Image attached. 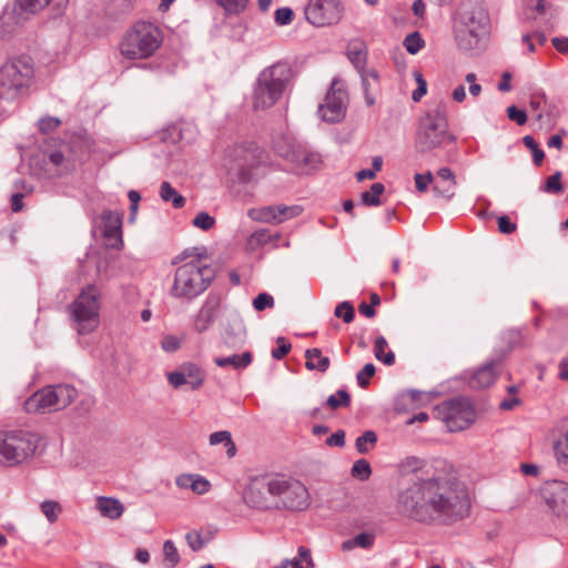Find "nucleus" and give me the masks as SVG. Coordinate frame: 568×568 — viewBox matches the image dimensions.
<instances>
[{
    "label": "nucleus",
    "instance_id": "obj_1",
    "mask_svg": "<svg viewBox=\"0 0 568 568\" xmlns=\"http://www.w3.org/2000/svg\"><path fill=\"white\" fill-rule=\"evenodd\" d=\"M397 506L404 516L415 521L434 523L464 518L470 501L465 486L448 469L400 491Z\"/></svg>",
    "mask_w": 568,
    "mask_h": 568
},
{
    "label": "nucleus",
    "instance_id": "obj_2",
    "mask_svg": "<svg viewBox=\"0 0 568 568\" xmlns=\"http://www.w3.org/2000/svg\"><path fill=\"white\" fill-rule=\"evenodd\" d=\"M490 18L481 0H462L453 21L454 38L463 50L474 49L489 31Z\"/></svg>",
    "mask_w": 568,
    "mask_h": 568
},
{
    "label": "nucleus",
    "instance_id": "obj_3",
    "mask_svg": "<svg viewBox=\"0 0 568 568\" xmlns=\"http://www.w3.org/2000/svg\"><path fill=\"white\" fill-rule=\"evenodd\" d=\"M456 138L449 131L447 109L444 103H438L428 109L418 121L415 138V148L419 153H429L455 143Z\"/></svg>",
    "mask_w": 568,
    "mask_h": 568
},
{
    "label": "nucleus",
    "instance_id": "obj_4",
    "mask_svg": "<svg viewBox=\"0 0 568 568\" xmlns=\"http://www.w3.org/2000/svg\"><path fill=\"white\" fill-rule=\"evenodd\" d=\"M175 268L170 294L179 300H192L201 295L214 278L213 268L199 257L181 258Z\"/></svg>",
    "mask_w": 568,
    "mask_h": 568
},
{
    "label": "nucleus",
    "instance_id": "obj_5",
    "mask_svg": "<svg viewBox=\"0 0 568 568\" xmlns=\"http://www.w3.org/2000/svg\"><path fill=\"white\" fill-rule=\"evenodd\" d=\"M33 79L34 65L30 57L9 59L0 68V99L18 101L28 94Z\"/></svg>",
    "mask_w": 568,
    "mask_h": 568
},
{
    "label": "nucleus",
    "instance_id": "obj_6",
    "mask_svg": "<svg viewBox=\"0 0 568 568\" xmlns=\"http://www.w3.org/2000/svg\"><path fill=\"white\" fill-rule=\"evenodd\" d=\"M162 43L160 29L146 21L133 24L119 42L120 54L128 60L152 57Z\"/></svg>",
    "mask_w": 568,
    "mask_h": 568
},
{
    "label": "nucleus",
    "instance_id": "obj_7",
    "mask_svg": "<svg viewBox=\"0 0 568 568\" xmlns=\"http://www.w3.org/2000/svg\"><path fill=\"white\" fill-rule=\"evenodd\" d=\"M101 306L102 292L100 287L95 284L83 286L69 305L73 327L79 334H91L99 327Z\"/></svg>",
    "mask_w": 568,
    "mask_h": 568
},
{
    "label": "nucleus",
    "instance_id": "obj_8",
    "mask_svg": "<svg viewBox=\"0 0 568 568\" xmlns=\"http://www.w3.org/2000/svg\"><path fill=\"white\" fill-rule=\"evenodd\" d=\"M41 438L24 430L0 434V462L8 466L20 465L36 455Z\"/></svg>",
    "mask_w": 568,
    "mask_h": 568
},
{
    "label": "nucleus",
    "instance_id": "obj_9",
    "mask_svg": "<svg viewBox=\"0 0 568 568\" xmlns=\"http://www.w3.org/2000/svg\"><path fill=\"white\" fill-rule=\"evenodd\" d=\"M77 396V389L68 384L43 387L24 402V409L30 414L62 410L71 405Z\"/></svg>",
    "mask_w": 568,
    "mask_h": 568
},
{
    "label": "nucleus",
    "instance_id": "obj_10",
    "mask_svg": "<svg viewBox=\"0 0 568 568\" xmlns=\"http://www.w3.org/2000/svg\"><path fill=\"white\" fill-rule=\"evenodd\" d=\"M280 475L257 476L244 489L245 504L257 509L278 508Z\"/></svg>",
    "mask_w": 568,
    "mask_h": 568
},
{
    "label": "nucleus",
    "instance_id": "obj_11",
    "mask_svg": "<svg viewBox=\"0 0 568 568\" xmlns=\"http://www.w3.org/2000/svg\"><path fill=\"white\" fill-rule=\"evenodd\" d=\"M435 417L443 420L450 432L468 428L476 418L473 405L465 398H455L438 404L434 409Z\"/></svg>",
    "mask_w": 568,
    "mask_h": 568
},
{
    "label": "nucleus",
    "instance_id": "obj_12",
    "mask_svg": "<svg viewBox=\"0 0 568 568\" xmlns=\"http://www.w3.org/2000/svg\"><path fill=\"white\" fill-rule=\"evenodd\" d=\"M311 505L307 488L297 479L280 475L278 508L305 510Z\"/></svg>",
    "mask_w": 568,
    "mask_h": 568
},
{
    "label": "nucleus",
    "instance_id": "obj_13",
    "mask_svg": "<svg viewBox=\"0 0 568 568\" xmlns=\"http://www.w3.org/2000/svg\"><path fill=\"white\" fill-rule=\"evenodd\" d=\"M306 20L318 28L336 24L343 16L341 0H310L305 7Z\"/></svg>",
    "mask_w": 568,
    "mask_h": 568
},
{
    "label": "nucleus",
    "instance_id": "obj_14",
    "mask_svg": "<svg viewBox=\"0 0 568 568\" xmlns=\"http://www.w3.org/2000/svg\"><path fill=\"white\" fill-rule=\"evenodd\" d=\"M540 496L552 515L568 517L567 481L556 479L546 481L540 488Z\"/></svg>",
    "mask_w": 568,
    "mask_h": 568
},
{
    "label": "nucleus",
    "instance_id": "obj_15",
    "mask_svg": "<svg viewBox=\"0 0 568 568\" xmlns=\"http://www.w3.org/2000/svg\"><path fill=\"white\" fill-rule=\"evenodd\" d=\"M347 93L338 81H333L325 98L320 105L318 114L326 122H338L345 116Z\"/></svg>",
    "mask_w": 568,
    "mask_h": 568
},
{
    "label": "nucleus",
    "instance_id": "obj_16",
    "mask_svg": "<svg viewBox=\"0 0 568 568\" xmlns=\"http://www.w3.org/2000/svg\"><path fill=\"white\" fill-rule=\"evenodd\" d=\"M293 77L294 73L291 65L287 62L280 61L265 68L257 79L284 93Z\"/></svg>",
    "mask_w": 568,
    "mask_h": 568
},
{
    "label": "nucleus",
    "instance_id": "obj_17",
    "mask_svg": "<svg viewBox=\"0 0 568 568\" xmlns=\"http://www.w3.org/2000/svg\"><path fill=\"white\" fill-rule=\"evenodd\" d=\"M103 225V236L106 246L111 248H121L123 246L122 239V211H104L101 215Z\"/></svg>",
    "mask_w": 568,
    "mask_h": 568
},
{
    "label": "nucleus",
    "instance_id": "obj_18",
    "mask_svg": "<svg viewBox=\"0 0 568 568\" xmlns=\"http://www.w3.org/2000/svg\"><path fill=\"white\" fill-rule=\"evenodd\" d=\"M166 377L169 383L175 388L190 385L192 389H197L204 382L203 371L192 363L183 364L179 369L168 373Z\"/></svg>",
    "mask_w": 568,
    "mask_h": 568
},
{
    "label": "nucleus",
    "instance_id": "obj_19",
    "mask_svg": "<svg viewBox=\"0 0 568 568\" xmlns=\"http://www.w3.org/2000/svg\"><path fill=\"white\" fill-rule=\"evenodd\" d=\"M282 154L305 173L316 169L321 163V158L317 153L310 152L301 144L290 145L287 151Z\"/></svg>",
    "mask_w": 568,
    "mask_h": 568
},
{
    "label": "nucleus",
    "instance_id": "obj_20",
    "mask_svg": "<svg viewBox=\"0 0 568 568\" xmlns=\"http://www.w3.org/2000/svg\"><path fill=\"white\" fill-rule=\"evenodd\" d=\"M281 93L277 89L270 87L260 79L256 81V85L253 92V108L255 110H265L273 106L281 98Z\"/></svg>",
    "mask_w": 568,
    "mask_h": 568
},
{
    "label": "nucleus",
    "instance_id": "obj_21",
    "mask_svg": "<svg viewBox=\"0 0 568 568\" xmlns=\"http://www.w3.org/2000/svg\"><path fill=\"white\" fill-rule=\"evenodd\" d=\"M175 484L181 489H191L196 495L210 491L211 483L199 474H181L175 478Z\"/></svg>",
    "mask_w": 568,
    "mask_h": 568
},
{
    "label": "nucleus",
    "instance_id": "obj_22",
    "mask_svg": "<svg viewBox=\"0 0 568 568\" xmlns=\"http://www.w3.org/2000/svg\"><path fill=\"white\" fill-rule=\"evenodd\" d=\"M95 507L101 516L111 520L119 519L124 513L123 504L113 497L100 496L97 498Z\"/></svg>",
    "mask_w": 568,
    "mask_h": 568
},
{
    "label": "nucleus",
    "instance_id": "obj_23",
    "mask_svg": "<svg viewBox=\"0 0 568 568\" xmlns=\"http://www.w3.org/2000/svg\"><path fill=\"white\" fill-rule=\"evenodd\" d=\"M217 314V304L206 302L199 311L194 318V329L197 333H203L210 328L214 323Z\"/></svg>",
    "mask_w": 568,
    "mask_h": 568
},
{
    "label": "nucleus",
    "instance_id": "obj_24",
    "mask_svg": "<svg viewBox=\"0 0 568 568\" xmlns=\"http://www.w3.org/2000/svg\"><path fill=\"white\" fill-rule=\"evenodd\" d=\"M437 178L442 181L443 185L436 183L433 187L434 192L439 196L452 197L453 190L456 185V179L453 171L448 168H440L437 171Z\"/></svg>",
    "mask_w": 568,
    "mask_h": 568
},
{
    "label": "nucleus",
    "instance_id": "obj_25",
    "mask_svg": "<svg viewBox=\"0 0 568 568\" xmlns=\"http://www.w3.org/2000/svg\"><path fill=\"white\" fill-rule=\"evenodd\" d=\"M497 373L494 364H487L478 368L471 379L470 385L474 388H486L493 385L496 381Z\"/></svg>",
    "mask_w": 568,
    "mask_h": 568
},
{
    "label": "nucleus",
    "instance_id": "obj_26",
    "mask_svg": "<svg viewBox=\"0 0 568 568\" xmlns=\"http://www.w3.org/2000/svg\"><path fill=\"white\" fill-rule=\"evenodd\" d=\"M305 366L310 371H318L324 373L328 369L331 361L327 356H323L320 348H311L305 352Z\"/></svg>",
    "mask_w": 568,
    "mask_h": 568
},
{
    "label": "nucleus",
    "instance_id": "obj_27",
    "mask_svg": "<svg viewBox=\"0 0 568 568\" xmlns=\"http://www.w3.org/2000/svg\"><path fill=\"white\" fill-rule=\"evenodd\" d=\"M214 362L220 367L232 366L235 369H242L252 363V354L250 352H244L241 355L216 357Z\"/></svg>",
    "mask_w": 568,
    "mask_h": 568
},
{
    "label": "nucleus",
    "instance_id": "obj_28",
    "mask_svg": "<svg viewBox=\"0 0 568 568\" xmlns=\"http://www.w3.org/2000/svg\"><path fill=\"white\" fill-rule=\"evenodd\" d=\"M375 535L373 532H361L354 538L343 541L341 547L344 551H349L354 548L369 549L373 547Z\"/></svg>",
    "mask_w": 568,
    "mask_h": 568
},
{
    "label": "nucleus",
    "instance_id": "obj_29",
    "mask_svg": "<svg viewBox=\"0 0 568 568\" xmlns=\"http://www.w3.org/2000/svg\"><path fill=\"white\" fill-rule=\"evenodd\" d=\"M278 205H270L250 211V216L262 223L276 224Z\"/></svg>",
    "mask_w": 568,
    "mask_h": 568
},
{
    "label": "nucleus",
    "instance_id": "obj_30",
    "mask_svg": "<svg viewBox=\"0 0 568 568\" xmlns=\"http://www.w3.org/2000/svg\"><path fill=\"white\" fill-rule=\"evenodd\" d=\"M388 347L387 341L383 336H378L374 343L375 357L386 365H393L395 355L392 351H386Z\"/></svg>",
    "mask_w": 568,
    "mask_h": 568
},
{
    "label": "nucleus",
    "instance_id": "obj_31",
    "mask_svg": "<svg viewBox=\"0 0 568 568\" xmlns=\"http://www.w3.org/2000/svg\"><path fill=\"white\" fill-rule=\"evenodd\" d=\"M210 444H224L229 457H233L236 453L235 444L232 440L231 433L227 430L215 432L210 435Z\"/></svg>",
    "mask_w": 568,
    "mask_h": 568
},
{
    "label": "nucleus",
    "instance_id": "obj_32",
    "mask_svg": "<svg viewBox=\"0 0 568 568\" xmlns=\"http://www.w3.org/2000/svg\"><path fill=\"white\" fill-rule=\"evenodd\" d=\"M161 199L165 202H172L176 209L185 204V199L179 194L169 182H163L160 190Z\"/></svg>",
    "mask_w": 568,
    "mask_h": 568
},
{
    "label": "nucleus",
    "instance_id": "obj_33",
    "mask_svg": "<svg viewBox=\"0 0 568 568\" xmlns=\"http://www.w3.org/2000/svg\"><path fill=\"white\" fill-rule=\"evenodd\" d=\"M314 566L311 552L305 547L298 548V556L292 560H285L284 567L291 568H312Z\"/></svg>",
    "mask_w": 568,
    "mask_h": 568
},
{
    "label": "nucleus",
    "instance_id": "obj_34",
    "mask_svg": "<svg viewBox=\"0 0 568 568\" xmlns=\"http://www.w3.org/2000/svg\"><path fill=\"white\" fill-rule=\"evenodd\" d=\"M51 0H18L14 11L19 14L27 13H36L42 9H44Z\"/></svg>",
    "mask_w": 568,
    "mask_h": 568
},
{
    "label": "nucleus",
    "instance_id": "obj_35",
    "mask_svg": "<svg viewBox=\"0 0 568 568\" xmlns=\"http://www.w3.org/2000/svg\"><path fill=\"white\" fill-rule=\"evenodd\" d=\"M163 562L166 568H174L180 562V554L172 540L163 544Z\"/></svg>",
    "mask_w": 568,
    "mask_h": 568
},
{
    "label": "nucleus",
    "instance_id": "obj_36",
    "mask_svg": "<svg viewBox=\"0 0 568 568\" xmlns=\"http://www.w3.org/2000/svg\"><path fill=\"white\" fill-rule=\"evenodd\" d=\"M385 187L382 183L377 182L371 186L369 191L362 194V202L365 205L377 206L379 205V196L383 194Z\"/></svg>",
    "mask_w": 568,
    "mask_h": 568
},
{
    "label": "nucleus",
    "instance_id": "obj_37",
    "mask_svg": "<svg viewBox=\"0 0 568 568\" xmlns=\"http://www.w3.org/2000/svg\"><path fill=\"white\" fill-rule=\"evenodd\" d=\"M377 442V436L373 430H366L363 435L357 437L355 446L358 453H367Z\"/></svg>",
    "mask_w": 568,
    "mask_h": 568
},
{
    "label": "nucleus",
    "instance_id": "obj_38",
    "mask_svg": "<svg viewBox=\"0 0 568 568\" xmlns=\"http://www.w3.org/2000/svg\"><path fill=\"white\" fill-rule=\"evenodd\" d=\"M554 449L558 464L568 466V432L556 443Z\"/></svg>",
    "mask_w": 568,
    "mask_h": 568
},
{
    "label": "nucleus",
    "instance_id": "obj_39",
    "mask_svg": "<svg viewBox=\"0 0 568 568\" xmlns=\"http://www.w3.org/2000/svg\"><path fill=\"white\" fill-rule=\"evenodd\" d=\"M41 511L47 517V519L53 524L58 520L59 515L61 513V506L58 501L54 500H45L40 505Z\"/></svg>",
    "mask_w": 568,
    "mask_h": 568
},
{
    "label": "nucleus",
    "instance_id": "obj_40",
    "mask_svg": "<svg viewBox=\"0 0 568 568\" xmlns=\"http://www.w3.org/2000/svg\"><path fill=\"white\" fill-rule=\"evenodd\" d=\"M403 44L407 52L416 54L425 45V42L418 32H413L406 36Z\"/></svg>",
    "mask_w": 568,
    "mask_h": 568
},
{
    "label": "nucleus",
    "instance_id": "obj_41",
    "mask_svg": "<svg viewBox=\"0 0 568 568\" xmlns=\"http://www.w3.org/2000/svg\"><path fill=\"white\" fill-rule=\"evenodd\" d=\"M351 403V397L348 393L344 389L337 390L335 394L331 395L327 398V405L332 409H337L339 407H347Z\"/></svg>",
    "mask_w": 568,
    "mask_h": 568
},
{
    "label": "nucleus",
    "instance_id": "obj_42",
    "mask_svg": "<svg viewBox=\"0 0 568 568\" xmlns=\"http://www.w3.org/2000/svg\"><path fill=\"white\" fill-rule=\"evenodd\" d=\"M49 163L57 168L55 173L62 175L71 169L69 160L61 152H53L49 156Z\"/></svg>",
    "mask_w": 568,
    "mask_h": 568
},
{
    "label": "nucleus",
    "instance_id": "obj_43",
    "mask_svg": "<svg viewBox=\"0 0 568 568\" xmlns=\"http://www.w3.org/2000/svg\"><path fill=\"white\" fill-rule=\"evenodd\" d=\"M278 215L276 219V224L283 223L290 219L296 217L302 213V207L298 205H278Z\"/></svg>",
    "mask_w": 568,
    "mask_h": 568
},
{
    "label": "nucleus",
    "instance_id": "obj_44",
    "mask_svg": "<svg viewBox=\"0 0 568 568\" xmlns=\"http://www.w3.org/2000/svg\"><path fill=\"white\" fill-rule=\"evenodd\" d=\"M215 2L227 13H240L246 8L248 0H215Z\"/></svg>",
    "mask_w": 568,
    "mask_h": 568
},
{
    "label": "nucleus",
    "instance_id": "obj_45",
    "mask_svg": "<svg viewBox=\"0 0 568 568\" xmlns=\"http://www.w3.org/2000/svg\"><path fill=\"white\" fill-rule=\"evenodd\" d=\"M542 190L546 193L550 194H559L562 192V184H561V173L556 172L552 175H550L542 187Z\"/></svg>",
    "mask_w": 568,
    "mask_h": 568
},
{
    "label": "nucleus",
    "instance_id": "obj_46",
    "mask_svg": "<svg viewBox=\"0 0 568 568\" xmlns=\"http://www.w3.org/2000/svg\"><path fill=\"white\" fill-rule=\"evenodd\" d=\"M524 144L532 152L534 162L536 165H540L544 161L545 153L544 151L538 146L535 139L530 135H526L523 138Z\"/></svg>",
    "mask_w": 568,
    "mask_h": 568
},
{
    "label": "nucleus",
    "instance_id": "obj_47",
    "mask_svg": "<svg viewBox=\"0 0 568 568\" xmlns=\"http://www.w3.org/2000/svg\"><path fill=\"white\" fill-rule=\"evenodd\" d=\"M371 473L372 469L369 463L365 459L356 460L352 467V475L361 480L367 479L371 476Z\"/></svg>",
    "mask_w": 568,
    "mask_h": 568
},
{
    "label": "nucleus",
    "instance_id": "obj_48",
    "mask_svg": "<svg viewBox=\"0 0 568 568\" xmlns=\"http://www.w3.org/2000/svg\"><path fill=\"white\" fill-rule=\"evenodd\" d=\"M375 366L372 363H367L358 373L356 376L357 383L361 387L365 388L368 384L371 378L375 375Z\"/></svg>",
    "mask_w": 568,
    "mask_h": 568
},
{
    "label": "nucleus",
    "instance_id": "obj_49",
    "mask_svg": "<svg viewBox=\"0 0 568 568\" xmlns=\"http://www.w3.org/2000/svg\"><path fill=\"white\" fill-rule=\"evenodd\" d=\"M415 186L419 193H424L428 190L429 184L434 182V175L432 172L425 174L416 173L414 175Z\"/></svg>",
    "mask_w": 568,
    "mask_h": 568
},
{
    "label": "nucleus",
    "instance_id": "obj_50",
    "mask_svg": "<svg viewBox=\"0 0 568 568\" xmlns=\"http://www.w3.org/2000/svg\"><path fill=\"white\" fill-rule=\"evenodd\" d=\"M215 224V220L213 216H211L209 213L206 212H201L199 213L194 220H193V225L197 229H201L203 231H209L210 229H212Z\"/></svg>",
    "mask_w": 568,
    "mask_h": 568
},
{
    "label": "nucleus",
    "instance_id": "obj_51",
    "mask_svg": "<svg viewBox=\"0 0 568 568\" xmlns=\"http://www.w3.org/2000/svg\"><path fill=\"white\" fill-rule=\"evenodd\" d=\"M335 316L343 318L345 323H351L354 320V308L351 303L338 304L335 308Z\"/></svg>",
    "mask_w": 568,
    "mask_h": 568
},
{
    "label": "nucleus",
    "instance_id": "obj_52",
    "mask_svg": "<svg viewBox=\"0 0 568 568\" xmlns=\"http://www.w3.org/2000/svg\"><path fill=\"white\" fill-rule=\"evenodd\" d=\"M414 78L417 82V89L413 92L412 99L415 102H418L427 92V83L426 80L423 78L422 73L418 71L414 72Z\"/></svg>",
    "mask_w": 568,
    "mask_h": 568
},
{
    "label": "nucleus",
    "instance_id": "obj_53",
    "mask_svg": "<svg viewBox=\"0 0 568 568\" xmlns=\"http://www.w3.org/2000/svg\"><path fill=\"white\" fill-rule=\"evenodd\" d=\"M253 306L258 312L264 311L265 308H271L274 306V298L267 293H260L253 300Z\"/></svg>",
    "mask_w": 568,
    "mask_h": 568
},
{
    "label": "nucleus",
    "instance_id": "obj_54",
    "mask_svg": "<svg viewBox=\"0 0 568 568\" xmlns=\"http://www.w3.org/2000/svg\"><path fill=\"white\" fill-rule=\"evenodd\" d=\"M276 344L277 347L272 351V357L275 359H282L290 353L292 346L284 337H278L276 339Z\"/></svg>",
    "mask_w": 568,
    "mask_h": 568
},
{
    "label": "nucleus",
    "instance_id": "obj_55",
    "mask_svg": "<svg viewBox=\"0 0 568 568\" xmlns=\"http://www.w3.org/2000/svg\"><path fill=\"white\" fill-rule=\"evenodd\" d=\"M294 12L290 8H280L275 12V21L280 26L288 24L293 21Z\"/></svg>",
    "mask_w": 568,
    "mask_h": 568
},
{
    "label": "nucleus",
    "instance_id": "obj_56",
    "mask_svg": "<svg viewBox=\"0 0 568 568\" xmlns=\"http://www.w3.org/2000/svg\"><path fill=\"white\" fill-rule=\"evenodd\" d=\"M185 538H186L187 545L194 551L200 550L205 545V540H203L201 534L196 530L187 532Z\"/></svg>",
    "mask_w": 568,
    "mask_h": 568
},
{
    "label": "nucleus",
    "instance_id": "obj_57",
    "mask_svg": "<svg viewBox=\"0 0 568 568\" xmlns=\"http://www.w3.org/2000/svg\"><path fill=\"white\" fill-rule=\"evenodd\" d=\"M507 115L511 121L516 122L518 125H524L527 121L526 112L524 110L516 108L515 105H511L507 109Z\"/></svg>",
    "mask_w": 568,
    "mask_h": 568
},
{
    "label": "nucleus",
    "instance_id": "obj_58",
    "mask_svg": "<svg viewBox=\"0 0 568 568\" xmlns=\"http://www.w3.org/2000/svg\"><path fill=\"white\" fill-rule=\"evenodd\" d=\"M161 346L165 352H174L180 348L181 339L174 335H166L163 337Z\"/></svg>",
    "mask_w": 568,
    "mask_h": 568
},
{
    "label": "nucleus",
    "instance_id": "obj_59",
    "mask_svg": "<svg viewBox=\"0 0 568 568\" xmlns=\"http://www.w3.org/2000/svg\"><path fill=\"white\" fill-rule=\"evenodd\" d=\"M498 230L500 233L510 234L516 231V224L506 215L498 219Z\"/></svg>",
    "mask_w": 568,
    "mask_h": 568
},
{
    "label": "nucleus",
    "instance_id": "obj_60",
    "mask_svg": "<svg viewBox=\"0 0 568 568\" xmlns=\"http://www.w3.org/2000/svg\"><path fill=\"white\" fill-rule=\"evenodd\" d=\"M345 444L344 430H337L326 439V445L331 447H343Z\"/></svg>",
    "mask_w": 568,
    "mask_h": 568
},
{
    "label": "nucleus",
    "instance_id": "obj_61",
    "mask_svg": "<svg viewBox=\"0 0 568 568\" xmlns=\"http://www.w3.org/2000/svg\"><path fill=\"white\" fill-rule=\"evenodd\" d=\"M477 77L475 73H468L465 77V81L469 83V93L473 97H478L481 93V85L476 82Z\"/></svg>",
    "mask_w": 568,
    "mask_h": 568
},
{
    "label": "nucleus",
    "instance_id": "obj_62",
    "mask_svg": "<svg viewBox=\"0 0 568 568\" xmlns=\"http://www.w3.org/2000/svg\"><path fill=\"white\" fill-rule=\"evenodd\" d=\"M59 125L60 121L55 118H47L40 121V130L43 132L54 130Z\"/></svg>",
    "mask_w": 568,
    "mask_h": 568
},
{
    "label": "nucleus",
    "instance_id": "obj_63",
    "mask_svg": "<svg viewBox=\"0 0 568 568\" xmlns=\"http://www.w3.org/2000/svg\"><path fill=\"white\" fill-rule=\"evenodd\" d=\"M551 42L558 52L568 53V38H554Z\"/></svg>",
    "mask_w": 568,
    "mask_h": 568
},
{
    "label": "nucleus",
    "instance_id": "obj_64",
    "mask_svg": "<svg viewBox=\"0 0 568 568\" xmlns=\"http://www.w3.org/2000/svg\"><path fill=\"white\" fill-rule=\"evenodd\" d=\"M559 368V378L562 381H568V358H562L558 365Z\"/></svg>",
    "mask_w": 568,
    "mask_h": 568
}]
</instances>
